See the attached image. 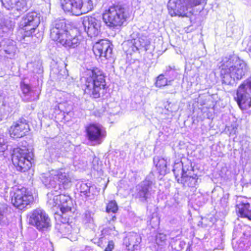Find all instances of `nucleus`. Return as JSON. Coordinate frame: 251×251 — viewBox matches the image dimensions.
<instances>
[{"label":"nucleus","mask_w":251,"mask_h":251,"mask_svg":"<svg viewBox=\"0 0 251 251\" xmlns=\"http://www.w3.org/2000/svg\"><path fill=\"white\" fill-rule=\"evenodd\" d=\"M220 68L222 81L227 85L241 80L248 71L246 63L234 54L223 57Z\"/></svg>","instance_id":"obj_1"},{"label":"nucleus","mask_w":251,"mask_h":251,"mask_svg":"<svg viewBox=\"0 0 251 251\" xmlns=\"http://www.w3.org/2000/svg\"><path fill=\"white\" fill-rule=\"evenodd\" d=\"M84 93L93 98H98L103 93L105 86V76L98 68L87 70L81 77Z\"/></svg>","instance_id":"obj_2"},{"label":"nucleus","mask_w":251,"mask_h":251,"mask_svg":"<svg viewBox=\"0 0 251 251\" xmlns=\"http://www.w3.org/2000/svg\"><path fill=\"white\" fill-rule=\"evenodd\" d=\"M41 179L46 187L52 189L54 192L61 190L62 188L64 189L70 188L72 183L69 172L65 168L52 170L43 174Z\"/></svg>","instance_id":"obj_3"},{"label":"nucleus","mask_w":251,"mask_h":251,"mask_svg":"<svg viewBox=\"0 0 251 251\" xmlns=\"http://www.w3.org/2000/svg\"><path fill=\"white\" fill-rule=\"evenodd\" d=\"M55 193L51 191L47 194L48 205L51 208H59L61 212L60 216L65 219L64 221L69 220L75 211L72 199L68 195L60 194L59 191Z\"/></svg>","instance_id":"obj_4"},{"label":"nucleus","mask_w":251,"mask_h":251,"mask_svg":"<svg viewBox=\"0 0 251 251\" xmlns=\"http://www.w3.org/2000/svg\"><path fill=\"white\" fill-rule=\"evenodd\" d=\"M126 18V9L119 5L109 6L102 14V19L106 25L113 28L121 26Z\"/></svg>","instance_id":"obj_5"},{"label":"nucleus","mask_w":251,"mask_h":251,"mask_svg":"<svg viewBox=\"0 0 251 251\" xmlns=\"http://www.w3.org/2000/svg\"><path fill=\"white\" fill-rule=\"evenodd\" d=\"M64 11L76 16L91 11L93 8L92 0H60Z\"/></svg>","instance_id":"obj_6"},{"label":"nucleus","mask_w":251,"mask_h":251,"mask_svg":"<svg viewBox=\"0 0 251 251\" xmlns=\"http://www.w3.org/2000/svg\"><path fill=\"white\" fill-rule=\"evenodd\" d=\"M33 153L28 149L16 148L13 150L12 161L18 171L25 172L31 167Z\"/></svg>","instance_id":"obj_7"},{"label":"nucleus","mask_w":251,"mask_h":251,"mask_svg":"<svg viewBox=\"0 0 251 251\" xmlns=\"http://www.w3.org/2000/svg\"><path fill=\"white\" fill-rule=\"evenodd\" d=\"M40 23V16L35 12L23 16L19 24V32L22 34L23 38L32 36Z\"/></svg>","instance_id":"obj_8"},{"label":"nucleus","mask_w":251,"mask_h":251,"mask_svg":"<svg viewBox=\"0 0 251 251\" xmlns=\"http://www.w3.org/2000/svg\"><path fill=\"white\" fill-rule=\"evenodd\" d=\"M205 0H170L168 3V8L171 16L186 15V11L188 8L201 4Z\"/></svg>","instance_id":"obj_9"},{"label":"nucleus","mask_w":251,"mask_h":251,"mask_svg":"<svg viewBox=\"0 0 251 251\" xmlns=\"http://www.w3.org/2000/svg\"><path fill=\"white\" fill-rule=\"evenodd\" d=\"M235 99L241 109L246 110L251 107V77L238 86Z\"/></svg>","instance_id":"obj_10"},{"label":"nucleus","mask_w":251,"mask_h":251,"mask_svg":"<svg viewBox=\"0 0 251 251\" xmlns=\"http://www.w3.org/2000/svg\"><path fill=\"white\" fill-rule=\"evenodd\" d=\"M29 223L41 231L47 230L51 226L48 214L41 208H37L30 213Z\"/></svg>","instance_id":"obj_11"},{"label":"nucleus","mask_w":251,"mask_h":251,"mask_svg":"<svg viewBox=\"0 0 251 251\" xmlns=\"http://www.w3.org/2000/svg\"><path fill=\"white\" fill-rule=\"evenodd\" d=\"M11 202L20 209H23L32 201L33 197L25 187L11 192Z\"/></svg>","instance_id":"obj_12"},{"label":"nucleus","mask_w":251,"mask_h":251,"mask_svg":"<svg viewBox=\"0 0 251 251\" xmlns=\"http://www.w3.org/2000/svg\"><path fill=\"white\" fill-rule=\"evenodd\" d=\"M86 137L94 144H100L106 136V131L99 124H90L85 126Z\"/></svg>","instance_id":"obj_13"},{"label":"nucleus","mask_w":251,"mask_h":251,"mask_svg":"<svg viewBox=\"0 0 251 251\" xmlns=\"http://www.w3.org/2000/svg\"><path fill=\"white\" fill-rule=\"evenodd\" d=\"M82 23L85 31L91 37L99 35L101 27V19L100 17L85 16L82 18Z\"/></svg>","instance_id":"obj_14"},{"label":"nucleus","mask_w":251,"mask_h":251,"mask_svg":"<svg viewBox=\"0 0 251 251\" xmlns=\"http://www.w3.org/2000/svg\"><path fill=\"white\" fill-rule=\"evenodd\" d=\"M79 35L76 30H69L57 42L67 50L75 49L80 43Z\"/></svg>","instance_id":"obj_15"},{"label":"nucleus","mask_w":251,"mask_h":251,"mask_svg":"<svg viewBox=\"0 0 251 251\" xmlns=\"http://www.w3.org/2000/svg\"><path fill=\"white\" fill-rule=\"evenodd\" d=\"M29 129L26 120L22 118L13 122L9 129V133L12 138H21L25 136Z\"/></svg>","instance_id":"obj_16"},{"label":"nucleus","mask_w":251,"mask_h":251,"mask_svg":"<svg viewBox=\"0 0 251 251\" xmlns=\"http://www.w3.org/2000/svg\"><path fill=\"white\" fill-rule=\"evenodd\" d=\"M68 31L65 19H56L50 25V38L52 40L57 42Z\"/></svg>","instance_id":"obj_17"},{"label":"nucleus","mask_w":251,"mask_h":251,"mask_svg":"<svg viewBox=\"0 0 251 251\" xmlns=\"http://www.w3.org/2000/svg\"><path fill=\"white\" fill-rule=\"evenodd\" d=\"M93 51L96 56L108 59L111 57L112 49L107 40H102L94 44Z\"/></svg>","instance_id":"obj_18"},{"label":"nucleus","mask_w":251,"mask_h":251,"mask_svg":"<svg viewBox=\"0 0 251 251\" xmlns=\"http://www.w3.org/2000/svg\"><path fill=\"white\" fill-rule=\"evenodd\" d=\"M246 235L240 227H235L232 239V247L235 251H244L246 250Z\"/></svg>","instance_id":"obj_19"},{"label":"nucleus","mask_w":251,"mask_h":251,"mask_svg":"<svg viewBox=\"0 0 251 251\" xmlns=\"http://www.w3.org/2000/svg\"><path fill=\"white\" fill-rule=\"evenodd\" d=\"M153 182L145 179L136 186L134 195L139 198L142 201H145L149 198L150 192L151 190Z\"/></svg>","instance_id":"obj_20"},{"label":"nucleus","mask_w":251,"mask_h":251,"mask_svg":"<svg viewBox=\"0 0 251 251\" xmlns=\"http://www.w3.org/2000/svg\"><path fill=\"white\" fill-rule=\"evenodd\" d=\"M243 198L239 197L238 198V203L236 206V210L239 213L240 216L248 218L251 220V207L249 202L246 199L242 200Z\"/></svg>","instance_id":"obj_21"},{"label":"nucleus","mask_w":251,"mask_h":251,"mask_svg":"<svg viewBox=\"0 0 251 251\" xmlns=\"http://www.w3.org/2000/svg\"><path fill=\"white\" fill-rule=\"evenodd\" d=\"M2 5L7 9H13L21 12L26 10V2L25 0H0Z\"/></svg>","instance_id":"obj_22"},{"label":"nucleus","mask_w":251,"mask_h":251,"mask_svg":"<svg viewBox=\"0 0 251 251\" xmlns=\"http://www.w3.org/2000/svg\"><path fill=\"white\" fill-rule=\"evenodd\" d=\"M141 236L135 232L128 233L124 239V243L128 250L134 251L137 250L139 245L141 242Z\"/></svg>","instance_id":"obj_23"},{"label":"nucleus","mask_w":251,"mask_h":251,"mask_svg":"<svg viewBox=\"0 0 251 251\" xmlns=\"http://www.w3.org/2000/svg\"><path fill=\"white\" fill-rule=\"evenodd\" d=\"M21 88L23 92V100L26 101H31L38 99L39 93L36 90L32 89L28 84L22 83Z\"/></svg>","instance_id":"obj_24"},{"label":"nucleus","mask_w":251,"mask_h":251,"mask_svg":"<svg viewBox=\"0 0 251 251\" xmlns=\"http://www.w3.org/2000/svg\"><path fill=\"white\" fill-rule=\"evenodd\" d=\"M153 162L160 175H164L169 172V169H168V162L167 159L155 156L153 158Z\"/></svg>","instance_id":"obj_25"},{"label":"nucleus","mask_w":251,"mask_h":251,"mask_svg":"<svg viewBox=\"0 0 251 251\" xmlns=\"http://www.w3.org/2000/svg\"><path fill=\"white\" fill-rule=\"evenodd\" d=\"M123 46L124 48L126 46L129 47L126 51L129 52L131 51L135 52L142 48L138 38L127 40L124 42Z\"/></svg>","instance_id":"obj_26"},{"label":"nucleus","mask_w":251,"mask_h":251,"mask_svg":"<svg viewBox=\"0 0 251 251\" xmlns=\"http://www.w3.org/2000/svg\"><path fill=\"white\" fill-rule=\"evenodd\" d=\"M181 182L189 187H194L199 184L200 180H199L198 176L196 175L192 176L189 175L185 179L181 178Z\"/></svg>","instance_id":"obj_27"},{"label":"nucleus","mask_w":251,"mask_h":251,"mask_svg":"<svg viewBox=\"0 0 251 251\" xmlns=\"http://www.w3.org/2000/svg\"><path fill=\"white\" fill-rule=\"evenodd\" d=\"M94 187L91 185L90 183L82 182L79 186L80 192L87 197H91L93 195L92 192Z\"/></svg>","instance_id":"obj_28"},{"label":"nucleus","mask_w":251,"mask_h":251,"mask_svg":"<svg viewBox=\"0 0 251 251\" xmlns=\"http://www.w3.org/2000/svg\"><path fill=\"white\" fill-rule=\"evenodd\" d=\"M56 227L63 235L69 236L72 233V227L71 225L66 223H63Z\"/></svg>","instance_id":"obj_29"},{"label":"nucleus","mask_w":251,"mask_h":251,"mask_svg":"<svg viewBox=\"0 0 251 251\" xmlns=\"http://www.w3.org/2000/svg\"><path fill=\"white\" fill-rule=\"evenodd\" d=\"M173 79L168 80L164 77V75H160L156 78L155 86L158 87H162L166 85H171Z\"/></svg>","instance_id":"obj_30"},{"label":"nucleus","mask_w":251,"mask_h":251,"mask_svg":"<svg viewBox=\"0 0 251 251\" xmlns=\"http://www.w3.org/2000/svg\"><path fill=\"white\" fill-rule=\"evenodd\" d=\"M7 210V205L0 202V224L1 225L6 224L7 223L6 214Z\"/></svg>","instance_id":"obj_31"},{"label":"nucleus","mask_w":251,"mask_h":251,"mask_svg":"<svg viewBox=\"0 0 251 251\" xmlns=\"http://www.w3.org/2000/svg\"><path fill=\"white\" fill-rule=\"evenodd\" d=\"M118 210V205L115 201H110L106 206L107 213H115Z\"/></svg>","instance_id":"obj_32"},{"label":"nucleus","mask_w":251,"mask_h":251,"mask_svg":"<svg viewBox=\"0 0 251 251\" xmlns=\"http://www.w3.org/2000/svg\"><path fill=\"white\" fill-rule=\"evenodd\" d=\"M166 236L163 234H159L156 237V243L158 246H163L165 244Z\"/></svg>","instance_id":"obj_33"},{"label":"nucleus","mask_w":251,"mask_h":251,"mask_svg":"<svg viewBox=\"0 0 251 251\" xmlns=\"http://www.w3.org/2000/svg\"><path fill=\"white\" fill-rule=\"evenodd\" d=\"M16 49L14 46L11 45L8 47L6 49H4V51L7 54L6 56L7 58H12L14 56Z\"/></svg>","instance_id":"obj_34"},{"label":"nucleus","mask_w":251,"mask_h":251,"mask_svg":"<svg viewBox=\"0 0 251 251\" xmlns=\"http://www.w3.org/2000/svg\"><path fill=\"white\" fill-rule=\"evenodd\" d=\"M191 170H192V167L191 165L188 166H183V167L182 168V170L180 173L181 175V178H182L183 179H184V178L185 179L187 176H189L190 174V173L188 172L190 171H191Z\"/></svg>","instance_id":"obj_35"},{"label":"nucleus","mask_w":251,"mask_h":251,"mask_svg":"<svg viewBox=\"0 0 251 251\" xmlns=\"http://www.w3.org/2000/svg\"><path fill=\"white\" fill-rule=\"evenodd\" d=\"M183 166V163L181 161L175 163L173 171L176 176H178L179 172L181 171Z\"/></svg>","instance_id":"obj_36"},{"label":"nucleus","mask_w":251,"mask_h":251,"mask_svg":"<svg viewBox=\"0 0 251 251\" xmlns=\"http://www.w3.org/2000/svg\"><path fill=\"white\" fill-rule=\"evenodd\" d=\"M7 149L4 135L0 134V152H3Z\"/></svg>","instance_id":"obj_37"},{"label":"nucleus","mask_w":251,"mask_h":251,"mask_svg":"<svg viewBox=\"0 0 251 251\" xmlns=\"http://www.w3.org/2000/svg\"><path fill=\"white\" fill-rule=\"evenodd\" d=\"M2 24L11 30H12L15 26L14 23L8 19L4 20Z\"/></svg>","instance_id":"obj_38"},{"label":"nucleus","mask_w":251,"mask_h":251,"mask_svg":"<svg viewBox=\"0 0 251 251\" xmlns=\"http://www.w3.org/2000/svg\"><path fill=\"white\" fill-rule=\"evenodd\" d=\"M142 48L146 47L148 45V41L145 37L138 38Z\"/></svg>","instance_id":"obj_39"},{"label":"nucleus","mask_w":251,"mask_h":251,"mask_svg":"<svg viewBox=\"0 0 251 251\" xmlns=\"http://www.w3.org/2000/svg\"><path fill=\"white\" fill-rule=\"evenodd\" d=\"M92 213L89 211H86L85 213V218L87 222L90 223L91 222L92 220Z\"/></svg>","instance_id":"obj_40"},{"label":"nucleus","mask_w":251,"mask_h":251,"mask_svg":"<svg viewBox=\"0 0 251 251\" xmlns=\"http://www.w3.org/2000/svg\"><path fill=\"white\" fill-rule=\"evenodd\" d=\"M114 244L112 241H109L107 247L105 248L104 251H112L114 249Z\"/></svg>","instance_id":"obj_41"},{"label":"nucleus","mask_w":251,"mask_h":251,"mask_svg":"<svg viewBox=\"0 0 251 251\" xmlns=\"http://www.w3.org/2000/svg\"><path fill=\"white\" fill-rule=\"evenodd\" d=\"M0 29L2 30V31L4 33H7L11 30L8 28L7 27L4 26L3 24L1 25L0 26Z\"/></svg>","instance_id":"obj_42"},{"label":"nucleus","mask_w":251,"mask_h":251,"mask_svg":"<svg viewBox=\"0 0 251 251\" xmlns=\"http://www.w3.org/2000/svg\"><path fill=\"white\" fill-rule=\"evenodd\" d=\"M247 49L249 51L250 55L251 56V39L248 41L247 44Z\"/></svg>","instance_id":"obj_43"},{"label":"nucleus","mask_w":251,"mask_h":251,"mask_svg":"<svg viewBox=\"0 0 251 251\" xmlns=\"http://www.w3.org/2000/svg\"><path fill=\"white\" fill-rule=\"evenodd\" d=\"M170 72H171L172 74H173V73H175V71H171Z\"/></svg>","instance_id":"obj_44"}]
</instances>
